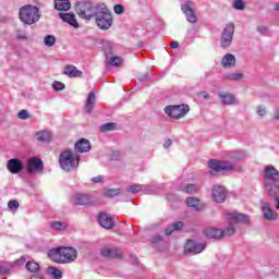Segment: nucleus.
Segmentation results:
<instances>
[{
	"label": "nucleus",
	"instance_id": "obj_1",
	"mask_svg": "<svg viewBox=\"0 0 279 279\" xmlns=\"http://www.w3.org/2000/svg\"><path fill=\"white\" fill-rule=\"evenodd\" d=\"M48 257L59 265H69L77 260V250L72 246L51 248L48 252Z\"/></svg>",
	"mask_w": 279,
	"mask_h": 279
},
{
	"label": "nucleus",
	"instance_id": "obj_2",
	"mask_svg": "<svg viewBox=\"0 0 279 279\" xmlns=\"http://www.w3.org/2000/svg\"><path fill=\"white\" fill-rule=\"evenodd\" d=\"M59 165L63 171H75L80 167V157L73 150H63L59 156Z\"/></svg>",
	"mask_w": 279,
	"mask_h": 279
},
{
	"label": "nucleus",
	"instance_id": "obj_3",
	"mask_svg": "<svg viewBox=\"0 0 279 279\" xmlns=\"http://www.w3.org/2000/svg\"><path fill=\"white\" fill-rule=\"evenodd\" d=\"M20 20L25 25H34L40 20V11L36 5L26 4L20 9Z\"/></svg>",
	"mask_w": 279,
	"mask_h": 279
},
{
	"label": "nucleus",
	"instance_id": "obj_4",
	"mask_svg": "<svg viewBox=\"0 0 279 279\" xmlns=\"http://www.w3.org/2000/svg\"><path fill=\"white\" fill-rule=\"evenodd\" d=\"M227 221L229 223V228L223 231V236H233L236 232L234 229V223H247L250 221V216L243 214H228Z\"/></svg>",
	"mask_w": 279,
	"mask_h": 279
},
{
	"label": "nucleus",
	"instance_id": "obj_5",
	"mask_svg": "<svg viewBox=\"0 0 279 279\" xmlns=\"http://www.w3.org/2000/svg\"><path fill=\"white\" fill-rule=\"evenodd\" d=\"M96 14V24L99 29H110L112 27V13L106 7L101 8Z\"/></svg>",
	"mask_w": 279,
	"mask_h": 279
},
{
	"label": "nucleus",
	"instance_id": "obj_6",
	"mask_svg": "<svg viewBox=\"0 0 279 279\" xmlns=\"http://www.w3.org/2000/svg\"><path fill=\"white\" fill-rule=\"evenodd\" d=\"M76 14H78L80 19H86V21H90L93 16H95V7L93 5V2H76Z\"/></svg>",
	"mask_w": 279,
	"mask_h": 279
},
{
	"label": "nucleus",
	"instance_id": "obj_7",
	"mask_svg": "<svg viewBox=\"0 0 279 279\" xmlns=\"http://www.w3.org/2000/svg\"><path fill=\"white\" fill-rule=\"evenodd\" d=\"M190 110L191 108L189 107V105H174L165 108L166 114L171 117V119H183V117H186V114H189Z\"/></svg>",
	"mask_w": 279,
	"mask_h": 279
},
{
	"label": "nucleus",
	"instance_id": "obj_8",
	"mask_svg": "<svg viewBox=\"0 0 279 279\" xmlns=\"http://www.w3.org/2000/svg\"><path fill=\"white\" fill-rule=\"evenodd\" d=\"M210 175H219L220 171H232V165L228 163L227 161H219L215 159H210L208 162Z\"/></svg>",
	"mask_w": 279,
	"mask_h": 279
},
{
	"label": "nucleus",
	"instance_id": "obj_9",
	"mask_svg": "<svg viewBox=\"0 0 279 279\" xmlns=\"http://www.w3.org/2000/svg\"><path fill=\"white\" fill-rule=\"evenodd\" d=\"M232 38H234V24L229 23L221 34L220 45L222 49H228L232 45Z\"/></svg>",
	"mask_w": 279,
	"mask_h": 279
},
{
	"label": "nucleus",
	"instance_id": "obj_10",
	"mask_svg": "<svg viewBox=\"0 0 279 279\" xmlns=\"http://www.w3.org/2000/svg\"><path fill=\"white\" fill-rule=\"evenodd\" d=\"M44 169L45 163L43 162V159L38 157H31L28 159V162L26 165L27 173H43Z\"/></svg>",
	"mask_w": 279,
	"mask_h": 279
},
{
	"label": "nucleus",
	"instance_id": "obj_11",
	"mask_svg": "<svg viewBox=\"0 0 279 279\" xmlns=\"http://www.w3.org/2000/svg\"><path fill=\"white\" fill-rule=\"evenodd\" d=\"M279 183V172L274 166H266L264 169V184Z\"/></svg>",
	"mask_w": 279,
	"mask_h": 279
},
{
	"label": "nucleus",
	"instance_id": "obj_12",
	"mask_svg": "<svg viewBox=\"0 0 279 279\" xmlns=\"http://www.w3.org/2000/svg\"><path fill=\"white\" fill-rule=\"evenodd\" d=\"M206 250L205 243H197L195 240H187L184 246L185 254H202Z\"/></svg>",
	"mask_w": 279,
	"mask_h": 279
},
{
	"label": "nucleus",
	"instance_id": "obj_13",
	"mask_svg": "<svg viewBox=\"0 0 279 279\" xmlns=\"http://www.w3.org/2000/svg\"><path fill=\"white\" fill-rule=\"evenodd\" d=\"M7 169L10 173L16 174L21 173L25 167L23 166V161H21V159L13 158L7 162Z\"/></svg>",
	"mask_w": 279,
	"mask_h": 279
},
{
	"label": "nucleus",
	"instance_id": "obj_14",
	"mask_svg": "<svg viewBox=\"0 0 279 279\" xmlns=\"http://www.w3.org/2000/svg\"><path fill=\"white\" fill-rule=\"evenodd\" d=\"M98 223L101 228H105V230H112V228H114V220L106 213L98 215Z\"/></svg>",
	"mask_w": 279,
	"mask_h": 279
},
{
	"label": "nucleus",
	"instance_id": "obj_15",
	"mask_svg": "<svg viewBox=\"0 0 279 279\" xmlns=\"http://www.w3.org/2000/svg\"><path fill=\"white\" fill-rule=\"evenodd\" d=\"M211 195L216 204H223V202H226V187L221 185H214Z\"/></svg>",
	"mask_w": 279,
	"mask_h": 279
},
{
	"label": "nucleus",
	"instance_id": "obj_16",
	"mask_svg": "<svg viewBox=\"0 0 279 279\" xmlns=\"http://www.w3.org/2000/svg\"><path fill=\"white\" fill-rule=\"evenodd\" d=\"M181 10L185 14L186 21H189V23H197V15L195 14V11H193V9L191 8V1H186L185 3H183L181 5Z\"/></svg>",
	"mask_w": 279,
	"mask_h": 279
},
{
	"label": "nucleus",
	"instance_id": "obj_17",
	"mask_svg": "<svg viewBox=\"0 0 279 279\" xmlns=\"http://www.w3.org/2000/svg\"><path fill=\"white\" fill-rule=\"evenodd\" d=\"M100 254L105 258H123V253L117 247L106 246L101 248Z\"/></svg>",
	"mask_w": 279,
	"mask_h": 279
},
{
	"label": "nucleus",
	"instance_id": "obj_18",
	"mask_svg": "<svg viewBox=\"0 0 279 279\" xmlns=\"http://www.w3.org/2000/svg\"><path fill=\"white\" fill-rule=\"evenodd\" d=\"M204 235L207 239H223V229H217V228H213V227H208L206 229H204Z\"/></svg>",
	"mask_w": 279,
	"mask_h": 279
},
{
	"label": "nucleus",
	"instance_id": "obj_19",
	"mask_svg": "<svg viewBox=\"0 0 279 279\" xmlns=\"http://www.w3.org/2000/svg\"><path fill=\"white\" fill-rule=\"evenodd\" d=\"M262 210L264 214V218L268 221H274V219L278 218V214L271 209V206H269V203L265 202L262 204Z\"/></svg>",
	"mask_w": 279,
	"mask_h": 279
},
{
	"label": "nucleus",
	"instance_id": "obj_20",
	"mask_svg": "<svg viewBox=\"0 0 279 279\" xmlns=\"http://www.w3.org/2000/svg\"><path fill=\"white\" fill-rule=\"evenodd\" d=\"M75 151L78 154H86L87 151H90V141L86 138H81L75 143Z\"/></svg>",
	"mask_w": 279,
	"mask_h": 279
},
{
	"label": "nucleus",
	"instance_id": "obj_21",
	"mask_svg": "<svg viewBox=\"0 0 279 279\" xmlns=\"http://www.w3.org/2000/svg\"><path fill=\"white\" fill-rule=\"evenodd\" d=\"M221 65L223 69H232L236 66V57L232 53H227L221 60Z\"/></svg>",
	"mask_w": 279,
	"mask_h": 279
},
{
	"label": "nucleus",
	"instance_id": "obj_22",
	"mask_svg": "<svg viewBox=\"0 0 279 279\" xmlns=\"http://www.w3.org/2000/svg\"><path fill=\"white\" fill-rule=\"evenodd\" d=\"M264 189H266L267 195H269V197H279V183H266L264 184Z\"/></svg>",
	"mask_w": 279,
	"mask_h": 279
},
{
	"label": "nucleus",
	"instance_id": "obj_23",
	"mask_svg": "<svg viewBox=\"0 0 279 279\" xmlns=\"http://www.w3.org/2000/svg\"><path fill=\"white\" fill-rule=\"evenodd\" d=\"M60 19L64 21V23H69V25H72V27H80V24L77 23V19H75V14L73 13H60Z\"/></svg>",
	"mask_w": 279,
	"mask_h": 279
},
{
	"label": "nucleus",
	"instance_id": "obj_24",
	"mask_svg": "<svg viewBox=\"0 0 279 279\" xmlns=\"http://www.w3.org/2000/svg\"><path fill=\"white\" fill-rule=\"evenodd\" d=\"M54 9L59 12H66L71 10V1L69 0H54Z\"/></svg>",
	"mask_w": 279,
	"mask_h": 279
},
{
	"label": "nucleus",
	"instance_id": "obj_25",
	"mask_svg": "<svg viewBox=\"0 0 279 279\" xmlns=\"http://www.w3.org/2000/svg\"><path fill=\"white\" fill-rule=\"evenodd\" d=\"M63 75H68V77H82V71L77 70L75 65H66Z\"/></svg>",
	"mask_w": 279,
	"mask_h": 279
},
{
	"label": "nucleus",
	"instance_id": "obj_26",
	"mask_svg": "<svg viewBox=\"0 0 279 279\" xmlns=\"http://www.w3.org/2000/svg\"><path fill=\"white\" fill-rule=\"evenodd\" d=\"M74 204L76 206H88V204H90V196L87 194H77L74 197Z\"/></svg>",
	"mask_w": 279,
	"mask_h": 279
},
{
	"label": "nucleus",
	"instance_id": "obj_27",
	"mask_svg": "<svg viewBox=\"0 0 279 279\" xmlns=\"http://www.w3.org/2000/svg\"><path fill=\"white\" fill-rule=\"evenodd\" d=\"M93 108H95V92H90L88 94L84 110L87 114H90V112H93Z\"/></svg>",
	"mask_w": 279,
	"mask_h": 279
},
{
	"label": "nucleus",
	"instance_id": "obj_28",
	"mask_svg": "<svg viewBox=\"0 0 279 279\" xmlns=\"http://www.w3.org/2000/svg\"><path fill=\"white\" fill-rule=\"evenodd\" d=\"M186 204L190 208H195L197 211L203 210L204 206L199 204V199L193 196L186 198Z\"/></svg>",
	"mask_w": 279,
	"mask_h": 279
},
{
	"label": "nucleus",
	"instance_id": "obj_29",
	"mask_svg": "<svg viewBox=\"0 0 279 279\" xmlns=\"http://www.w3.org/2000/svg\"><path fill=\"white\" fill-rule=\"evenodd\" d=\"M36 140L40 141L41 143H49V141H51V132H49V131H39L36 134Z\"/></svg>",
	"mask_w": 279,
	"mask_h": 279
},
{
	"label": "nucleus",
	"instance_id": "obj_30",
	"mask_svg": "<svg viewBox=\"0 0 279 279\" xmlns=\"http://www.w3.org/2000/svg\"><path fill=\"white\" fill-rule=\"evenodd\" d=\"M219 98L225 106H232L235 101L234 95L232 94H219Z\"/></svg>",
	"mask_w": 279,
	"mask_h": 279
},
{
	"label": "nucleus",
	"instance_id": "obj_31",
	"mask_svg": "<svg viewBox=\"0 0 279 279\" xmlns=\"http://www.w3.org/2000/svg\"><path fill=\"white\" fill-rule=\"evenodd\" d=\"M50 228H52V230H59L62 232L69 228V225H66V222L63 221H53L50 222Z\"/></svg>",
	"mask_w": 279,
	"mask_h": 279
},
{
	"label": "nucleus",
	"instance_id": "obj_32",
	"mask_svg": "<svg viewBox=\"0 0 279 279\" xmlns=\"http://www.w3.org/2000/svg\"><path fill=\"white\" fill-rule=\"evenodd\" d=\"M110 66H122L123 65V59L121 57H111L109 59Z\"/></svg>",
	"mask_w": 279,
	"mask_h": 279
},
{
	"label": "nucleus",
	"instance_id": "obj_33",
	"mask_svg": "<svg viewBox=\"0 0 279 279\" xmlns=\"http://www.w3.org/2000/svg\"><path fill=\"white\" fill-rule=\"evenodd\" d=\"M44 43H45L46 47H53L56 45V36L47 35L44 38Z\"/></svg>",
	"mask_w": 279,
	"mask_h": 279
},
{
	"label": "nucleus",
	"instance_id": "obj_34",
	"mask_svg": "<svg viewBox=\"0 0 279 279\" xmlns=\"http://www.w3.org/2000/svg\"><path fill=\"white\" fill-rule=\"evenodd\" d=\"M105 197H117V195H121L120 189H110L104 193Z\"/></svg>",
	"mask_w": 279,
	"mask_h": 279
},
{
	"label": "nucleus",
	"instance_id": "obj_35",
	"mask_svg": "<svg viewBox=\"0 0 279 279\" xmlns=\"http://www.w3.org/2000/svg\"><path fill=\"white\" fill-rule=\"evenodd\" d=\"M50 276H53L56 279H62V270L56 267L49 268Z\"/></svg>",
	"mask_w": 279,
	"mask_h": 279
},
{
	"label": "nucleus",
	"instance_id": "obj_36",
	"mask_svg": "<svg viewBox=\"0 0 279 279\" xmlns=\"http://www.w3.org/2000/svg\"><path fill=\"white\" fill-rule=\"evenodd\" d=\"M102 132H112L117 130V124L114 122L106 123L101 126Z\"/></svg>",
	"mask_w": 279,
	"mask_h": 279
},
{
	"label": "nucleus",
	"instance_id": "obj_37",
	"mask_svg": "<svg viewBox=\"0 0 279 279\" xmlns=\"http://www.w3.org/2000/svg\"><path fill=\"white\" fill-rule=\"evenodd\" d=\"M128 193H141L143 191V185L134 184L126 187Z\"/></svg>",
	"mask_w": 279,
	"mask_h": 279
},
{
	"label": "nucleus",
	"instance_id": "obj_38",
	"mask_svg": "<svg viewBox=\"0 0 279 279\" xmlns=\"http://www.w3.org/2000/svg\"><path fill=\"white\" fill-rule=\"evenodd\" d=\"M199 192V186L196 184H189L185 187V193H189V195H193V193H198Z\"/></svg>",
	"mask_w": 279,
	"mask_h": 279
},
{
	"label": "nucleus",
	"instance_id": "obj_39",
	"mask_svg": "<svg viewBox=\"0 0 279 279\" xmlns=\"http://www.w3.org/2000/svg\"><path fill=\"white\" fill-rule=\"evenodd\" d=\"M26 268L28 269V271H38L40 269V265H38V263L36 262H28L26 264Z\"/></svg>",
	"mask_w": 279,
	"mask_h": 279
},
{
	"label": "nucleus",
	"instance_id": "obj_40",
	"mask_svg": "<svg viewBox=\"0 0 279 279\" xmlns=\"http://www.w3.org/2000/svg\"><path fill=\"white\" fill-rule=\"evenodd\" d=\"M227 78L231 82H238L239 80H243V73H231L227 75Z\"/></svg>",
	"mask_w": 279,
	"mask_h": 279
},
{
	"label": "nucleus",
	"instance_id": "obj_41",
	"mask_svg": "<svg viewBox=\"0 0 279 279\" xmlns=\"http://www.w3.org/2000/svg\"><path fill=\"white\" fill-rule=\"evenodd\" d=\"M233 8L235 10H245V2H243V0H235L233 2Z\"/></svg>",
	"mask_w": 279,
	"mask_h": 279
},
{
	"label": "nucleus",
	"instance_id": "obj_42",
	"mask_svg": "<svg viewBox=\"0 0 279 279\" xmlns=\"http://www.w3.org/2000/svg\"><path fill=\"white\" fill-rule=\"evenodd\" d=\"M52 88H53V90H64V83L54 81L52 83Z\"/></svg>",
	"mask_w": 279,
	"mask_h": 279
},
{
	"label": "nucleus",
	"instance_id": "obj_43",
	"mask_svg": "<svg viewBox=\"0 0 279 279\" xmlns=\"http://www.w3.org/2000/svg\"><path fill=\"white\" fill-rule=\"evenodd\" d=\"M17 117H19V119H22L25 121V120L29 119V112H27V110L23 109L17 113Z\"/></svg>",
	"mask_w": 279,
	"mask_h": 279
},
{
	"label": "nucleus",
	"instance_id": "obj_44",
	"mask_svg": "<svg viewBox=\"0 0 279 279\" xmlns=\"http://www.w3.org/2000/svg\"><path fill=\"white\" fill-rule=\"evenodd\" d=\"M8 208L11 210H19V201H10L8 203Z\"/></svg>",
	"mask_w": 279,
	"mask_h": 279
},
{
	"label": "nucleus",
	"instance_id": "obj_45",
	"mask_svg": "<svg viewBox=\"0 0 279 279\" xmlns=\"http://www.w3.org/2000/svg\"><path fill=\"white\" fill-rule=\"evenodd\" d=\"M16 38L19 40H26L27 39V35H25V33L23 31H16Z\"/></svg>",
	"mask_w": 279,
	"mask_h": 279
},
{
	"label": "nucleus",
	"instance_id": "obj_46",
	"mask_svg": "<svg viewBox=\"0 0 279 279\" xmlns=\"http://www.w3.org/2000/svg\"><path fill=\"white\" fill-rule=\"evenodd\" d=\"M173 232H175L173 225L169 226L168 228H166L165 233L167 236H171V234H173Z\"/></svg>",
	"mask_w": 279,
	"mask_h": 279
},
{
	"label": "nucleus",
	"instance_id": "obj_47",
	"mask_svg": "<svg viewBox=\"0 0 279 279\" xmlns=\"http://www.w3.org/2000/svg\"><path fill=\"white\" fill-rule=\"evenodd\" d=\"M113 10H114L116 14H123V5H121V4H116L113 7Z\"/></svg>",
	"mask_w": 279,
	"mask_h": 279
},
{
	"label": "nucleus",
	"instance_id": "obj_48",
	"mask_svg": "<svg viewBox=\"0 0 279 279\" xmlns=\"http://www.w3.org/2000/svg\"><path fill=\"white\" fill-rule=\"evenodd\" d=\"M172 227L174 228V231L175 230H182V228H184V223L182 221H178V222H174L172 225Z\"/></svg>",
	"mask_w": 279,
	"mask_h": 279
},
{
	"label": "nucleus",
	"instance_id": "obj_49",
	"mask_svg": "<svg viewBox=\"0 0 279 279\" xmlns=\"http://www.w3.org/2000/svg\"><path fill=\"white\" fill-rule=\"evenodd\" d=\"M257 114L259 117H265V114H267V110H265V108H263V107H258L257 108Z\"/></svg>",
	"mask_w": 279,
	"mask_h": 279
},
{
	"label": "nucleus",
	"instance_id": "obj_50",
	"mask_svg": "<svg viewBox=\"0 0 279 279\" xmlns=\"http://www.w3.org/2000/svg\"><path fill=\"white\" fill-rule=\"evenodd\" d=\"M92 182H94L95 184H99V182H104V177L102 175H98L92 179Z\"/></svg>",
	"mask_w": 279,
	"mask_h": 279
},
{
	"label": "nucleus",
	"instance_id": "obj_51",
	"mask_svg": "<svg viewBox=\"0 0 279 279\" xmlns=\"http://www.w3.org/2000/svg\"><path fill=\"white\" fill-rule=\"evenodd\" d=\"M198 96H201L203 99H210V94H208V92H199Z\"/></svg>",
	"mask_w": 279,
	"mask_h": 279
},
{
	"label": "nucleus",
	"instance_id": "obj_52",
	"mask_svg": "<svg viewBox=\"0 0 279 279\" xmlns=\"http://www.w3.org/2000/svg\"><path fill=\"white\" fill-rule=\"evenodd\" d=\"M172 143H173V142L171 141V138H168V140L165 141L163 147H165L166 149H169V147H171Z\"/></svg>",
	"mask_w": 279,
	"mask_h": 279
},
{
	"label": "nucleus",
	"instance_id": "obj_53",
	"mask_svg": "<svg viewBox=\"0 0 279 279\" xmlns=\"http://www.w3.org/2000/svg\"><path fill=\"white\" fill-rule=\"evenodd\" d=\"M0 274L1 276H5V274H10V268L0 267Z\"/></svg>",
	"mask_w": 279,
	"mask_h": 279
},
{
	"label": "nucleus",
	"instance_id": "obj_54",
	"mask_svg": "<svg viewBox=\"0 0 279 279\" xmlns=\"http://www.w3.org/2000/svg\"><path fill=\"white\" fill-rule=\"evenodd\" d=\"M170 47H171V49H178V47H180V43H178V41H172V43L170 44Z\"/></svg>",
	"mask_w": 279,
	"mask_h": 279
},
{
	"label": "nucleus",
	"instance_id": "obj_55",
	"mask_svg": "<svg viewBox=\"0 0 279 279\" xmlns=\"http://www.w3.org/2000/svg\"><path fill=\"white\" fill-rule=\"evenodd\" d=\"M257 32H259L260 34H265V32H267V28L265 26H258Z\"/></svg>",
	"mask_w": 279,
	"mask_h": 279
},
{
	"label": "nucleus",
	"instance_id": "obj_56",
	"mask_svg": "<svg viewBox=\"0 0 279 279\" xmlns=\"http://www.w3.org/2000/svg\"><path fill=\"white\" fill-rule=\"evenodd\" d=\"M158 241H162V236H160V235H155V236H154V242H155V243H158Z\"/></svg>",
	"mask_w": 279,
	"mask_h": 279
},
{
	"label": "nucleus",
	"instance_id": "obj_57",
	"mask_svg": "<svg viewBox=\"0 0 279 279\" xmlns=\"http://www.w3.org/2000/svg\"><path fill=\"white\" fill-rule=\"evenodd\" d=\"M31 279H45V278L43 276H40V275H33L31 277Z\"/></svg>",
	"mask_w": 279,
	"mask_h": 279
},
{
	"label": "nucleus",
	"instance_id": "obj_58",
	"mask_svg": "<svg viewBox=\"0 0 279 279\" xmlns=\"http://www.w3.org/2000/svg\"><path fill=\"white\" fill-rule=\"evenodd\" d=\"M275 121H279V110H277V113L274 116Z\"/></svg>",
	"mask_w": 279,
	"mask_h": 279
},
{
	"label": "nucleus",
	"instance_id": "obj_59",
	"mask_svg": "<svg viewBox=\"0 0 279 279\" xmlns=\"http://www.w3.org/2000/svg\"><path fill=\"white\" fill-rule=\"evenodd\" d=\"M277 202L276 208H279V196H277V198H275Z\"/></svg>",
	"mask_w": 279,
	"mask_h": 279
},
{
	"label": "nucleus",
	"instance_id": "obj_60",
	"mask_svg": "<svg viewBox=\"0 0 279 279\" xmlns=\"http://www.w3.org/2000/svg\"><path fill=\"white\" fill-rule=\"evenodd\" d=\"M275 10L279 12V3L275 4Z\"/></svg>",
	"mask_w": 279,
	"mask_h": 279
}]
</instances>
